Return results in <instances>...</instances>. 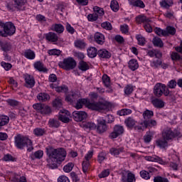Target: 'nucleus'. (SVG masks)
I'll use <instances>...</instances> for the list:
<instances>
[{
    "instance_id": "nucleus-1",
    "label": "nucleus",
    "mask_w": 182,
    "mask_h": 182,
    "mask_svg": "<svg viewBox=\"0 0 182 182\" xmlns=\"http://www.w3.org/2000/svg\"><path fill=\"white\" fill-rule=\"evenodd\" d=\"M46 150L48 156L47 165L48 168L51 170L58 168V163H62L66 157V151L63 148L54 149L52 146L46 148Z\"/></svg>"
},
{
    "instance_id": "nucleus-2",
    "label": "nucleus",
    "mask_w": 182,
    "mask_h": 182,
    "mask_svg": "<svg viewBox=\"0 0 182 182\" xmlns=\"http://www.w3.org/2000/svg\"><path fill=\"white\" fill-rule=\"evenodd\" d=\"M83 105H85L88 109H91L92 110H97L100 112L102 110H109V105L106 102H90L87 99H80L77 101L75 104V109L79 110V109H82L83 107Z\"/></svg>"
},
{
    "instance_id": "nucleus-3",
    "label": "nucleus",
    "mask_w": 182,
    "mask_h": 182,
    "mask_svg": "<svg viewBox=\"0 0 182 182\" xmlns=\"http://www.w3.org/2000/svg\"><path fill=\"white\" fill-rule=\"evenodd\" d=\"M14 144L16 147L20 150H23L25 147H27V150L28 151H32L33 150L32 141L28 137L21 135V134H17L14 137Z\"/></svg>"
},
{
    "instance_id": "nucleus-4",
    "label": "nucleus",
    "mask_w": 182,
    "mask_h": 182,
    "mask_svg": "<svg viewBox=\"0 0 182 182\" xmlns=\"http://www.w3.org/2000/svg\"><path fill=\"white\" fill-rule=\"evenodd\" d=\"M3 30L0 31V36L2 38H6V36H12L15 32H16V28L15 25L12 22H6L2 26Z\"/></svg>"
},
{
    "instance_id": "nucleus-5",
    "label": "nucleus",
    "mask_w": 182,
    "mask_h": 182,
    "mask_svg": "<svg viewBox=\"0 0 182 182\" xmlns=\"http://www.w3.org/2000/svg\"><path fill=\"white\" fill-rule=\"evenodd\" d=\"M77 65L76 60L72 57L65 58L63 61L58 63L59 68L64 69V70H73Z\"/></svg>"
},
{
    "instance_id": "nucleus-6",
    "label": "nucleus",
    "mask_w": 182,
    "mask_h": 182,
    "mask_svg": "<svg viewBox=\"0 0 182 182\" xmlns=\"http://www.w3.org/2000/svg\"><path fill=\"white\" fill-rule=\"evenodd\" d=\"M33 108L38 112V113H41L43 116H48L52 113V109L50 107L46 105L45 104L37 103L33 105Z\"/></svg>"
},
{
    "instance_id": "nucleus-7",
    "label": "nucleus",
    "mask_w": 182,
    "mask_h": 182,
    "mask_svg": "<svg viewBox=\"0 0 182 182\" xmlns=\"http://www.w3.org/2000/svg\"><path fill=\"white\" fill-rule=\"evenodd\" d=\"M178 132L176 131H173L171 127H166L162 131V139L167 140H173V139H176L178 137Z\"/></svg>"
},
{
    "instance_id": "nucleus-8",
    "label": "nucleus",
    "mask_w": 182,
    "mask_h": 182,
    "mask_svg": "<svg viewBox=\"0 0 182 182\" xmlns=\"http://www.w3.org/2000/svg\"><path fill=\"white\" fill-rule=\"evenodd\" d=\"M97 123L95 127V132L98 134H103L107 132V124L105 119H97Z\"/></svg>"
},
{
    "instance_id": "nucleus-9",
    "label": "nucleus",
    "mask_w": 182,
    "mask_h": 182,
    "mask_svg": "<svg viewBox=\"0 0 182 182\" xmlns=\"http://www.w3.org/2000/svg\"><path fill=\"white\" fill-rule=\"evenodd\" d=\"M123 133H124V128H123V126L115 125L113 132L110 133L109 137L113 140V139H117V137L121 136V134H123Z\"/></svg>"
},
{
    "instance_id": "nucleus-10",
    "label": "nucleus",
    "mask_w": 182,
    "mask_h": 182,
    "mask_svg": "<svg viewBox=\"0 0 182 182\" xmlns=\"http://www.w3.org/2000/svg\"><path fill=\"white\" fill-rule=\"evenodd\" d=\"M73 117L75 122H83L87 119V113L85 111H74Z\"/></svg>"
},
{
    "instance_id": "nucleus-11",
    "label": "nucleus",
    "mask_w": 182,
    "mask_h": 182,
    "mask_svg": "<svg viewBox=\"0 0 182 182\" xmlns=\"http://www.w3.org/2000/svg\"><path fill=\"white\" fill-rule=\"evenodd\" d=\"M14 6L7 5V8L10 9V11H14V8L16 9H22V6L26 5L28 4V0H14Z\"/></svg>"
},
{
    "instance_id": "nucleus-12",
    "label": "nucleus",
    "mask_w": 182,
    "mask_h": 182,
    "mask_svg": "<svg viewBox=\"0 0 182 182\" xmlns=\"http://www.w3.org/2000/svg\"><path fill=\"white\" fill-rule=\"evenodd\" d=\"M70 112L66 109H63L60 112V115L58 117V120L63 122V123H69L70 122Z\"/></svg>"
},
{
    "instance_id": "nucleus-13",
    "label": "nucleus",
    "mask_w": 182,
    "mask_h": 182,
    "mask_svg": "<svg viewBox=\"0 0 182 182\" xmlns=\"http://www.w3.org/2000/svg\"><path fill=\"white\" fill-rule=\"evenodd\" d=\"M24 76V80H25V86L26 87H28V89H32L33 86H35V78L33 76L29 75V74H26L23 75Z\"/></svg>"
},
{
    "instance_id": "nucleus-14",
    "label": "nucleus",
    "mask_w": 182,
    "mask_h": 182,
    "mask_svg": "<svg viewBox=\"0 0 182 182\" xmlns=\"http://www.w3.org/2000/svg\"><path fill=\"white\" fill-rule=\"evenodd\" d=\"M166 85L161 83H156L154 87V93L156 97H161L163 96V90H164Z\"/></svg>"
},
{
    "instance_id": "nucleus-15",
    "label": "nucleus",
    "mask_w": 182,
    "mask_h": 182,
    "mask_svg": "<svg viewBox=\"0 0 182 182\" xmlns=\"http://www.w3.org/2000/svg\"><path fill=\"white\" fill-rule=\"evenodd\" d=\"M46 40H47L48 42H51V43L56 44V42L59 41V37L58 36V34H56L54 32H49L48 33L45 34Z\"/></svg>"
},
{
    "instance_id": "nucleus-16",
    "label": "nucleus",
    "mask_w": 182,
    "mask_h": 182,
    "mask_svg": "<svg viewBox=\"0 0 182 182\" xmlns=\"http://www.w3.org/2000/svg\"><path fill=\"white\" fill-rule=\"evenodd\" d=\"M127 175H124V173H122V182H136V176L134 174L129 171H127Z\"/></svg>"
},
{
    "instance_id": "nucleus-17",
    "label": "nucleus",
    "mask_w": 182,
    "mask_h": 182,
    "mask_svg": "<svg viewBox=\"0 0 182 182\" xmlns=\"http://www.w3.org/2000/svg\"><path fill=\"white\" fill-rule=\"evenodd\" d=\"M140 126H143L145 129H147V127H156V126H157V121L152 119H144V121L140 123Z\"/></svg>"
},
{
    "instance_id": "nucleus-18",
    "label": "nucleus",
    "mask_w": 182,
    "mask_h": 182,
    "mask_svg": "<svg viewBox=\"0 0 182 182\" xmlns=\"http://www.w3.org/2000/svg\"><path fill=\"white\" fill-rule=\"evenodd\" d=\"M77 68L79 70H81L82 72H86V70H89V69H90V63H87L84 60H80L78 63Z\"/></svg>"
},
{
    "instance_id": "nucleus-19",
    "label": "nucleus",
    "mask_w": 182,
    "mask_h": 182,
    "mask_svg": "<svg viewBox=\"0 0 182 182\" xmlns=\"http://www.w3.org/2000/svg\"><path fill=\"white\" fill-rule=\"evenodd\" d=\"M94 41L97 43L98 45H103L105 43V35H103L101 33L97 32L95 33L94 36Z\"/></svg>"
},
{
    "instance_id": "nucleus-20",
    "label": "nucleus",
    "mask_w": 182,
    "mask_h": 182,
    "mask_svg": "<svg viewBox=\"0 0 182 182\" xmlns=\"http://www.w3.org/2000/svg\"><path fill=\"white\" fill-rule=\"evenodd\" d=\"M0 47L3 52H9L12 49V45L8 41H0Z\"/></svg>"
},
{
    "instance_id": "nucleus-21",
    "label": "nucleus",
    "mask_w": 182,
    "mask_h": 182,
    "mask_svg": "<svg viewBox=\"0 0 182 182\" xmlns=\"http://www.w3.org/2000/svg\"><path fill=\"white\" fill-rule=\"evenodd\" d=\"M97 55L100 58L102 59H109L112 57L110 52L107 51L106 49H101L98 50Z\"/></svg>"
},
{
    "instance_id": "nucleus-22",
    "label": "nucleus",
    "mask_w": 182,
    "mask_h": 182,
    "mask_svg": "<svg viewBox=\"0 0 182 182\" xmlns=\"http://www.w3.org/2000/svg\"><path fill=\"white\" fill-rule=\"evenodd\" d=\"M136 123H137V122L132 117H129L124 120V124L129 129H133L134 126H136Z\"/></svg>"
},
{
    "instance_id": "nucleus-23",
    "label": "nucleus",
    "mask_w": 182,
    "mask_h": 182,
    "mask_svg": "<svg viewBox=\"0 0 182 182\" xmlns=\"http://www.w3.org/2000/svg\"><path fill=\"white\" fill-rule=\"evenodd\" d=\"M156 143V146H158V147H159L160 149H166V147H168V142L167 139H165L164 138L157 139Z\"/></svg>"
},
{
    "instance_id": "nucleus-24",
    "label": "nucleus",
    "mask_w": 182,
    "mask_h": 182,
    "mask_svg": "<svg viewBox=\"0 0 182 182\" xmlns=\"http://www.w3.org/2000/svg\"><path fill=\"white\" fill-rule=\"evenodd\" d=\"M33 66L36 70H38V72H48V69L43 65V63L41 61L34 63Z\"/></svg>"
},
{
    "instance_id": "nucleus-25",
    "label": "nucleus",
    "mask_w": 182,
    "mask_h": 182,
    "mask_svg": "<svg viewBox=\"0 0 182 182\" xmlns=\"http://www.w3.org/2000/svg\"><path fill=\"white\" fill-rule=\"evenodd\" d=\"M51 31H54L55 32H57V33H63V31H65V27L60 23L53 24L51 26Z\"/></svg>"
},
{
    "instance_id": "nucleus-26",
    "label": "nucleus",
    "mask_w": 182,
    "mask_h": 182,
    "mask_svg": "<svg viewBox=\"0 0 182 182\" xmlns=\"http://www.w3.org/2000/svg\"><path fill=\"white\" fill-rule=\"evenodd\" d=\"M37 99L39 102H48L50 99V96L46 92H40L37 95Z\"/></svg>"
},
{
    "instance_id": "nucleus-27",
    "label": "nucleus",
    "mask_w": 182,
    "mask_h": 182,
    "mask_svg": "<svg viewBox=\"0 0 182 182\" xmlns=\"http://www.w3.org/2000/svg\"><path fill=\"white\" fill-rule=\"evenodd\" d=\"M79 99V95H77L76 93H70L68 95L66 96L65 100L67 102H69L70 103H73V102H76Z\"/></svg>"
},
{
    "instance_id": "nucleus-28",
    "label": "nucleus",
    "mask_w": 182,
    "mask_h": 182,
    "mask_svg": "<svg viewBox=\"0 0 182 182\" xmlns=\"http://www.w3.org/2000/svg\"><path fill=\"white\" fill-rule=\"evenodd\" d=\"M136 21L137 23H144V25L148 23V22H151V20L146 16H138L136 18Z\"/></svg>"
},
{
    "instance_id": "nucleus-29",
    "label": "nucleus",
    "mask_w": 182,
    "mask_h": 182,
    "mask_svg": "<svg viewBox=\"0 0 182 182\" xmlns=\"http://www.w3.org/2000/svg\"><path fill=\"white\" fill-rule=\"evenodd\" d=\"M87 55L89 56V58H96V56H97V48H96L95 47H90L87 50Z\"/></svg>"
},
{
    "instance_id": "nucleus-30",
    "label": "nucleus",
    "mask_w": 182,
    "mask_h": 182,
    "mask_svg": "<svg viewBox=\"0 0 182 182\" xmlns=\"http://www.w3.org/2000/svg\"><path fill=\"white\" fill-rule=\"evenodd\" d=\"M128 65L131 70L134 71L136 70V69H139V63L137 62V60L132 59L129 60Z\"/></svg>"
},
{
    "instance_id": "nucleus-31",
    "label": "nucleus",
    "mask_w": 182,
    "mask_h": 182,
    "mask_svg": "<svg viewBox=\"0 0 182 182\" xmlns=\"http://www.w3.org/2000/svg\"><path fill=\"white\" fill-rule=\"evenodd\" d=\"M129 5L132 6H136L137 8H145L146 5H144V2L141 0H136V1H129Z\"/></svg>"
},
{
    "instance_id": "nucleus-32",
    "label": "nucleus",
    "mask_w": 182,
    "mask_h": 182,
    "mask_svg": "<svg viewBox=\"0 0 182 182\" xmlns=\"http://www.w3.org/2000/svg\"><path fill=\"white\" fill-rule=\"evenodd\" d=\"M142 116L144 117V120H148V119H151V117H153V116H154V112H153V111H151V110L146 109L143 112Z\"/></svg>"
},
{
    "instance_id": "nucleus-33",
    "label": "nucleus",
    "mask_w": 182,
    "mask_h": 182,
    "mask_svg": "<svg viewBox=\"0 0 182 182\" xmlns=\"http://www.w3.org/2000/svg\"><path fill=\"white\" fill-rule=\"evenodd\" d=\"M24 56L26 58V59H29L31 60H33V59H35L36 55L35 52H33L32 50H26L24 52Z\"/></svg>"
},
{
    "instance_id": "nucleus-34",
    "label": "nucleus",
    "mask_w": 182,
    "mask_h": 182,
    "mask_svg": "<svg viewBox=\"0 0 182 182\" xmlns=\"http://www.w3.org/2000/svg\"><path fill=\"white\" fill-rule=\"evenodd\" d=\"M74 45L78 49H85L86 48V43L83 40H76L74 42Z\"/></svg>"
},
{
    "instance_id": "nucleus-35",
    "label": "nucleus",
    "mask_w": 182,
    "mask_h": 182,
    "mask_svg": "<svg viewBox=\"0 0 182 182\" xmlns=\"http://www.w3.org/2000/svg\"><path fill=\"white\" fill-rule=\"evenodd\" d=\"M9 123V117L6 115H0V127L6 126Z\"/></svg>"
},
{
    "instance_id": "nucleus-36",
    "label": "nucleus",
    "mask_w": 182,
    "mask_h": 182,
    "mask_svg": "<svg viewBox=\"0 0 182 182\" xmlns=\"http://www.w3.org/2000/svg\"><path fill=\"white\" fill-rule=\"evenodd\" d=\"M152 105H154V107H157L158 109H161V107H164V102L159 99H155L152 100Z\"/></svg>"
},
{
    "instance_id": "nucleus-37",
    "label": "nucleus",
    "mask_w": 182,
    "mask_h": 182,
    "mask_svg": "<svg viewBox=\"0 0 182 182\" xmlns=\"http://www.w3.org/2000/svg\"><path fill=\"white\" fill-rule=\"evenodd\" d=\"M30 157L31 160H35V159H42V157H43V151H36L34 154H32Z\"/></svg>"
},
{
    "instance_id": "nucleus-38",
    "label": "nucleus",
    "mask_w": 182,
    "mask_h": 182,
    "mask_svg": "<svg viewBox=\"0 0 182 182\" xmlns=\"http://www.w3.org/2000/svg\"><path fill=\"white\" fill-rule=\"evenodd\" d=\"M124 149L123 147L120 148H112L109 151L112 156H119L120 153H123Z\"/></svg>"
},
{
    "instance_id": "nucleus-39",
    "label": "nucleus",
    "mask_w": 182,
    "mask_h": 182,
    "mask_svg": "<svg viewBox=\"0 0 182 182\" xmlns=\"http://www.w3.org/2000/svg\"><path fill=\"white\" fill-rule=\"evenodd\" d=\"M48 124L50 127H55V129H58V127L60 126L59 120L55 119H50L48 121Z\"/></svg>"
},
{
    "instance_id": "nucleus-40",
    "label": "nucleus",
    "mask_w": 182,
    "mask_h": 182,
    "mask_svg": "<svg viewBox=\"0 0 182 182\" xmlns=\"http://www.w3.org/2000/svg\"><path fill=\"white\" fill-rule=\"evenodd\" d=\"M134 90V88L133 87V85H127L124 89V95L126 96H130V95L133 93Z\"/></svg>"
},
{
    "instance_id": "nucleus-41",
    "label": "nucleus",
    "mask_w": 182,
    "mask_h": 182,
    "mask_svg": "<svg viewBox=\"0 0 182 182\" xmlns=\"http://www.w3.org/2000/svg\"><path fill=\"white\" fill-rule=\"evenodd\" d=\"M63 104L62 103V99L57 97L55 100L53 101V106L55 107V109H60Z\"/></svg>"
},
{
    "instance_id": "nucleus-42",
    "label": "nucleus",
    "mask_w": 182,
    "mask_h": 182,
    "mask_svg": "<svg viewBox=\"0 0 182 182\" xmlns=\"http://www.w3.org/2000/svg\"><path fill=\"white\" fill-rule=\"evenodd\" d=\"M45 133H46V131L45 130V129L36 128L33 129V134H35V136H37L38 137H41L43 136Z\"/></svg>"
},
{
    "instance_id": "nucleus-43",
    "label": "nucleus",
    "mask_w": 182,
    "mask_h": 182,
    "mask_svg": "<svg viewBox=\"0 0 182 182\" xmlns=\"http://www.w3.org/2000/svg\"><path fill=\"white\" fill-rule=\"evenodd\" d=\"M154 46H158V48H163L164 46V43H163V41L161 38L155 37L152 41Z\"/></svg>"
},
{
    "instance_id": "nucleus-44",
    "label": "nucleus",
    "mask_w": 182,
    "mask_h": 182,
    "mask_svg": "<svg viewBox=\"0 0 182 182\" xmlns=\"http://www.w3.org/2000/svg\"><path fill=\"white\" fill-rule=\"evenodd\" d=\"M110 8L114 12H117L120 7L119 6V2L116 0L111 1Z\"/></svg>"
},
{
    "instance_id": "nucleus-45",
    "label": "nucleus",
    "mask_w": 182,
    "mask_h": 182,
    "mask_svg": "<svg viewBox=\"0 0 182 182\" xmlns=\"http://www.w3.org/2000/svg\"><path fill=\"white\" fill-rule=\"evenodd\" d=\"M153 139V132L149 131L144 136V143H150Z\"/></svg>"
},
{
    "instance_id": "nucleus-46",
    "label": "nucleus",
    "mask_w": 182,
    "mask_h": 182,
    "mask_svg": "<svg viewBox=\"0 0 182 182\" xmlns=\"http://www.w3.org/2000/svg\"><path fill=\"white\" fill-rule=\"evenodd\" d=\"M162 63H163V62L161 61V60L160 58H158L156 60H153L151 62V68H154L155 69H157V68H159V66H161Z\"/></svg>"
},
{
    "instance_id": "nucleus-47",
    "label": "nucleus",
    "mask_w": 182,
    "mask_h": 182,
    "mask_svg": "<svg viewBox=\"0 0 182 182\" xmlns=\"http://www.w3.org/2000/svg\"><path fill=\"white\" fill-rule=\"evenodd\" d=\"M93 11L98 16H103L105 15V10L97 6L93 7Z\"/></svg>"
},
{
    "instance_id": "nucleus-48",
    "label": "nucleus",
    "mask_w": 182,
    "mask_h": 182,
    "mask_svg": "<svg viewBox=\"0 0 182 182\" xmlns=\"http://www.w3.org/2000/svg\"><path fill=\"white\" fill-rule=\"evenodd\" d=\"M118 116H127V114H132V109H122L117 111Z\"/></svg>"
},
{
    "instance_id": "nucleus-49",
    "label": "nucleus",
    "mask_w": 182,
    "mask_h": 182,
    "mask_svg": "<svg viewBox=\"0 0 182 182\" xmlns=\"http://www.w3.org/2000/svg\"><path fill=\"white\" fill-rule=\"evenodd\" d=\"M73 167H75V164L73 163L70 162L67 165L64 166L63 171L65 173H70L72 170H73Z\"/></svg>"
},
{
    "instance_id": "nucleus-50",
    "label": "nucleus",
    "mask_w": 182,
    "mask_h": 182,
    "mask_svg": "<svg viewBox=\"0 0 182 182\" xmlns=\"http://www.w3.org/2000/svg\"><path fill=\"white\" fill-rule=\"evenodd\" d=\"M55 92H58V93H66V92H68V90H69V89L68 88V86L66 85H61L59 87H55Z\"/></svg>"
},
{
    "instance_id": "nucleus-51",
    "label": "nucleus",
    "mask_w": 182,
    "mask_h": 182,
    "mask_svg": "<svg viewBox=\"0 0 182 182\" xmlns=\"http://www.w3.org/2000/svg\"><path fill=\"white\" fill-rule=\"evenodd\" d=\"M165 31L166 33V36H168V35H176V28L173 26H167Z\"/></svg>"
},
{
    "instance_id": "nucleus-52",
    "label": "nucleus",
    "mask_w": 182,
    "mask_h": 182,
    "mask_svg": "<svg viewBox=\"0 0 182 182\" xmlns=\"http://www.w3.org/2000/svg\"><path fill=\"white\" fill-rule=\"evenodd\" d=\"M155 33L158 35V36H167V33L166 32V30H163L160 28H156L154 29Z\"/></svg>"
},
{
    "instance_id": "nucleus-53",
    "label": "nucleus",
    "mask_w": 182,
    "mask_h": 182,
    "mask_svg": "<svg viewBox=\"0 0 182 182\" xmlns=\"http://www.w3.org/2000/svg\"><path fill=\"white\" fill-rule=\"evenodd\" d=\"M154 182H170L168 178L160 176H156L154 178Z\"/></svg>"
},
{
    "instance_id": "nucleus-54",
    "label": "nucleus",
    "mask_w": 182,
    "mask_h": 182,
    "mask_svg": "<svg viewBox=\"0 0 182 182\" xmlns=\"http://www.w3.org/2000/svg\"><path fill=\"white\" fill-rule=\"evenodd\" d=\"M102 82L106 87H109L110 86V77L107 76V75H104L102 76Z\"/></svg>"
},
{
    "instance_id": "nucleus-55",
    "label": "nucleus",
    "mask_w": 182,
    "mask_h": 182,
    "mask_svg": "<svg viewBox=\"0 0 182 182\" xmlns=\"http://www.w3.org/2000/svg\"><path fill=\"white\" fill-rule=\"evenodd\" d=\"M48 55H50V56H60V50H58V49H52V50H49L48 51Z\"/></svg>"
},
{
    "instance_id": "nucleus-56",
    "label": "nucleus",
    "mask_w": 182,
    "mask_h": 182,
    "mask_svg": "<svg viewBox=\"0 0 182 182\" xmlns=\"http://www.w3.org/2000/svg\"><path fill=\"white\" fill-rule=\"evenodd\" d=\"M136 39L138 41V44L140 45V46H144V45H146V38H144L143 36L138 35Z\"/></svg>"
},
{
    "instance_id": "nucleus-57",
    "label": "nucleus",
    "mask_w": 182,
    "mask_h": 182,
    "mask_svg": "<svg viewBox=\"0 0 182 182\" xmlns=\"http://www.w3.org/2000/svg\"><path fill=\"white\" fill-rule=\"evenodd\" d=\"M140 176L144 180H150V173L147 171H140Z\"/></svg>"
},
{
    "instance_id": "nucleus-58",
    "label": "nucleus",
    "mask_w": 182,
    "mask_h": 182,
    "mask_svg": "<svg viewBox=\"0 0 182 182\" xmlns=\"http://www.w3.org/2000/svg\"><path fill=\"white\" fill-rule=\"evenodd\" d=\"M82 166L83 173H87V170H89L90 166V161H83Z\"/></svg>"
},
{
    "instance_id": "nucleus-59",
    "label": "nucleus",
    "mask_w": 182,
    "mask_h": 182,
    "mask_svg": "<svg viewBox=\"0 0 182 182\" xmlns=\"http://www.w3.org/2000/svg\"><path fill=\"white\" fill-rule=\"evenodd\" d=\"M151 22H148L144 24V28L146 31V32H148V33H151L153 32V28L151 27Z\"/></svg>"
},
{
    "instance_id": "nucleus-60",
    "label": "nucleus",
    "mask_w": 182,
    "mask_h": 182,
    "mask_svg": "<svg viewBox=\"0 0 182 182\" xmlns=\"http://www.w3.org/2000/svg\"><path fill=\"white\" fill-rule=\"evenodd\" d=\"M99 18V15L98 14H95V12H94V14H89L88 16H87V19H88V21H90V22H93V21H97V18Z\"/></svg>"
},
{
    "instance_id": "nucleus-61",
    "label": "nucleus",
    "mask_w": 182,
    "mask_h": 182,
    "mask_svg": "<svg viewBox=\"0 0 182 182\" xmlns=\"http://www.w3.org/2000/svg\"><path fill=\"white\" fill-rule=\"evenodd\" d=\"M102 28L106 29L107 31H112V23L110 22L105 21L101 24Z\"/></svg>"
},
{
    "instance_id": "nucleus-62",
    "label": "nucleus",
    "mask_w": 182,
    "mask_h": 182,
    "mask_svg": "<svg viewBox=\"0 0 182 182\" xmlns=\"http://www.w3.org/2000/svg\"><path fill=\"white\" fill-rule=\"evenodd\" d=\"M3 160L4 161H16V159L14 158V156H12V155L8 154H6Z\"/></svg>"
},
{
    "instance_id": "nucleus-63",
    "label": "nucleus",
    "mask_w": 182,
    "mask_h": 182,
    "mask_svg": "<svg viewBox=\"0 0 182 182\" xmlns=\"http://www.w3.org/2000/svg\"><path fill=\"white\" fill-rule=\"evenodd\" d=\"M176 86H177V82L176 80H170L167 85V87L169 89H176Z\"/></svg>"
},
{
    "instance_id": "nucleus-64",
    "label": "nucleus",
    "mask_w": 182,
    "mask_h": 182,
    "mask_svg": "<svg viewBox=\"0 0 182 182\" xmlns=\"http://www.w3.org/2000/svg\"><path fill=\"white\" fill-rule=\"evenodd\" d=\"M58 182H70V181L66 176L62 175L58 177Z\"/></svg>"
}]
</instances>
